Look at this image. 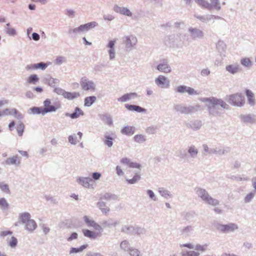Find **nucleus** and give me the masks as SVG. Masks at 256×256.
Segmentation results:
<instances>
[{
	"label": "nucleus",
	"instance_id": "nucleus-15",
	"mask_svg": "<svg viewBox=\"0 0 256 256\" xmlns=\"http://www.w3.org/2000/svg\"><path fill=\"white\" fill-rule=\"evenodd\" d=\"M113 10L116 13L126 16H132V12L130 10L126 7H120L118 4H115L114 6Z\"/></svg>",
	"mask_w": 256,
	"mask_h": 256
},
{
	"label": "nucleus",
	"instance_id": "nucleus-61",
	"mask_svg": "<svg viewBox=\"0 0 256 256\" xmlns=\"http://www.w3.org/2000/svg\"><path fill=\"white\" fill-rule=\"evenodd\" d=\"M254 192H250L244 198V201L245 203H248L250 202L254 198Z\"/></svg>",
	"mask_w": 256,
	"mask_h": 256
},
{
	"label": "nucleus",
	"instance_id": "nucleus-16",
	"mask_svg": "<svg viewBox=\"0 0 256 256\" xmlns=\"http://www.w3.org/2000/svg\"><path fill=\"white\" fill-rule=\"evenodd\" d=\"M4 162L8 165H14L16 166H19L20 164V157L18 155L6 158Z\"/></svg>",
	"mask_w": 256,
	"mask_h": 256
},
{
	"label": "nucleus",
	"instance_id": "nucleus-20",
	"mask_svg": "<svg viewBox=\"0 0 256 256\" xmlns=\"http://www.w3.org/2000/svg\"><path fill=\"white\" fill-rule=\"evenodd\" d=\"M84 112L78 107H76L74 112L72 114L66 113V116L70 117L72 119H76L78 118L80 116H84Z\"/></svg>",
	"mask_w": 256,
	"mask_h": 256
},
{
	"label": "nucleus",
	"instance_id": "nucleus-44",
	"mask_svg": "<svg viewBox=\"0 0 256 256\" xmlns=\"http://www.w3.org/2000/svg\"><path fill=\"white\" fill-rule=\"evenodd\" d=\"M0 206L2 210H8L10 208V204L4 198H0Z\"/></svg>",
	"mask_w": 256,
	"mask_h": 256
},
{
	"label": "nucleus",
	"instance_id": "nucleus-21",
	"mask_svg": "<svg viewBox=\"0 0 256 256\" xmlns=\"http://www.w3.org/2000/svg\"><path fill=\"white\" fill-rule=\"evenodd\" d=\"M124 106L128 110H130V111H135L138 112H144V113H146V108H142L139 106L132 105V104H124Z\"/></svg>",
	"mask_w": 256,
	"mask_h": 256
},
{
	"label": "nucleus",
	"instance_id": "nucleus-55",
	"mask_svg": "<svg viewBox=\"0 0 256 256\" xmlns=\"http://www.w3.org/2000/svg\"><path fill=\"white\" fill-rule=\"evenodd\" d=\"M202 148L204 152L209 154H216V148H210L207 144H204Z\"/></svg>",
	"mask_w": 256,
	"mask_h": 256
},
{
	"label": "nucleus",
	"instance_id": "nucleus-23",
	"mask_svg": "<svg viewBox=\"0 0 256 256\" xmlns=\"http://www.w3.org/2000/svg\"><path fill=\"white\" fill-rule=\"evenodd\" d=\"M44 83L51 87H54L55 84L59 83L60 80L58 78H52L50 75H48L44 79Z\"/></svg>",
	"mask_w": 256,
	"mask_h": 256
},
{
	"label": "nucleus",
	"instance_id": "nucleus-64",
	"mask_svg": "<svg viewBox=\"0 0 256 256\" xmlns=\"http://www.w3.org/2000/svg\"><path fill=\"white\" fill-rule=\"evenodd\" d=\"M128 252L130 256H140V252L138 249L130 248Z\"/></svg>",
	"mask_w": 256,
	"mask_h": 256
},
{
	"label": "nucleus",
	"instance_id": "nucleus-32",
	"mask_svg": "<svg viewBox=\"0 0 256 256\" xmlns=\"http://www.w3.org/2000/svg\"><path fill=\"white\" fill-rule=\"evenodd\" d=\"M196 2L202 8L211 10L213 8L212 4L206 0H195Z\"/></svg>",
	"mask_w": 256,
	"mask_h": 256
},
{
	"label": "nucleus",
	"instance_id": "nucleus-11",
	"mask_svg": "<svg viewBox=\"0 0 256 256\" xmlns=\"http://www.w3.org/2000/svg\"><path fill=\"white\" fill-rule=\"evenodd\" d=\"M156 68L159 72L164 73H169L172 71L171 68L168 64V60L166 58L160 60Z\"/></svg>",
	"mask_w": 256,
	"mask_h": 256
},
{
	"label": "nucleus",
	"instance_id": "nucleus-39",
	"mask_svg": "<svg viewBox=\"0 0 256 256\" xmlns=\"http://www.w3.org/2000/svg\"><path fill=\"white\" fill-rule=\"evenodd\" d=\"M88 247V244H86L80 246L79 248H71L70 250V254L78 253L83 251L84 249Z\"/></svg>",
	"mask_w": 256,
	"mask_h": 256
},
{
	"label": "nucleus",
	"instance_id": "nucleus-50",
	"mask_svg": "<svg viewBox=\"0 0 256 256\" xmlns=\"http://www.w3.org/2000/svg\"><path fill=\"white\" fill-rule=\"evenodd\" d=\"M216 48L218 50L222 53V52H224L226 49V45L222 40H218L216 44Z\"/></svg>",
	"mask_w": 256,
	"mask_h": 256
},
{
	"label": "nucleus",
	"instance_id": "nucleus-17",
	"mask_svg": "<svg viewBox=\"0 0 256 256\" xmlns=\"http://www.w3.org/2000/svg\"><path fill=\"white\" fill-rule=\"evenodd\" d=\"M242 122L246 124H252L254 123L255 116L254 114H240L239 116Z\"/></svg>",
	"mask_w": 256,
	"mask_h": 256
},
{
	"label": "nucleus",
	"instance_id": "nucleus-3",
	"mask_svg": "<svg viewBox=\"0 0 256 256\" xmlns=\"http://www.w3.org/2000/svg\"><path fill=\"white\" fill-rule=\"evenodd\" d=\"M146 230L144 228H142L138 226L125 225L122 226L121 232L126 234L129 235H137L145 234Z\"/></svg>",
	"mask_w": 256,
	"mask_h": 256
},
{
	"label": "nucleus",
	"instance_id": "nucleus-1",
	"mask_svg": "<svg viewBox=\"0 0 256 256\" xmlns=\"http://www.w3.org/2000/svg\"><path fill=\"white\" fill-rule=\"evenodd\" d=\"M200 100L204 102H208L206 106L210 115L216 116H220L222 114V110L218 106H220L222 108L228 110L229 106L222 99L212 96L210 98H203Z\"/></svg>",
	"mask_w": 256,
	"mask_h": 256
},
{
	"label": "nucleus",
	"instance_id": "nucleus-57",
	"mask_svg": "<svg viewBox=\"0 0 256 256\" xmlns=\"http://www.w3.org/2000/svg\"><path fill=\"white\" fill-rule=\"evenodd\" d=\"M18 240L14 236H12L8 242V246L12 248H16L18 245Z\"/></svg>",
	"mask_w": 256,
	"mask_h": 256
},
{
	"label": "nucleus",
	"instance_id": "nucleus-45",
	"mask_svg": "<svg viewBox=\"0 0 256 256\" xmlns=\"http://www.w3.org/2000/svg\"><path fill=\"white\" fill-rule=\"evenodd\" d=\"M202 126L200 120H195L190 124V127L194 130H199Z\"/></svg>",
	"mask_w": 256,
	"mask_h": 256
},
{
	"label": "nucleus",
	"instance_id": "nucleus-7",
	"mask_svg": "<svg viewBox=\"0 0 256 256\" xmlns=\"http://www.w3.org/2000/svg\"><path fill=\"white\" fill-rule=\"evenodd\" d=\"M188 30L190 38L193 40L202 39L204 37V32L198 28L190 26Z\"/></svg>",
	"mask_w": 256,
	"mask_h": 256
},
{
	"label": "nucleus",
	"instance_id": "nucleus-22",
	"mask_svg": "<svg viewBox=\"0 0 256 256\" xmlns=\"http://www.w3.org/2000/svg\"><path fill=\"white\" fill-rule=\"evenodd\" d=\"M100 200H118V196L117 195L114 194H112L110 192H106L103 194H100Z\"/></svg>",
	"mask_w": 256,
	"mask_h": 256
},
{
	"label": "nucleus",
	"instance_id": "nucleus-34",
	"mask_svg": "<svg viewBox=\"0 0 256 256\" xmlns=\"http://www.w3.org/2000/svg\"><path fill=\"white\" fill-rule=\"evenodd\" d=\"M31 216L30 213L28 212H24L21 213L19 214V219L20 222L23 224H26L28 221L30 220Z\"/></svg>",
	"mask_w": 256,
	"mask_h": 256
},
{
	"label": "nucleus",
	"instance_id": "nucleus-41",
	"mask_svg": "<svg viewBox=\"0 0 256 256\" xmlns=\"http://www.w3.org/2000/svg\"><path fill=\"white\" fill-rule=\"evenodd\" d=\"M31 113L32 114H42L44 115L46 114L44 110V108L42 107H36L34 106L30 108Z\"/></svg>",
	"mask_w": 256,
	"mask_h": 256
},
{
	"label": "nucleus",
	"instance_id": "nucleus-48",
	"mask_svg": "<svg viewBox=\"0 0 256 256\" xmlns=\"http://www.w3.org/2000/svg\"><path fill=\"white\" fill-rule=\"evenodd\" d=\"M182 256H200V254L198 252L184 250L181 252Z\"/></svg>",
	"mask_w": 256,
	"mask_h": 256
},
{
	"label": "nucleus",
	"instance_id": "nucleus-5",
	"mask_svg": "<svg viewBox=\"0 0 256 256\" xmlns=\"http://www.w3.org/2000/svg\"><path fill=\"white\" fill-rule=\"evenodd\" d=\"M201 106L200 104L190 106H183L182 104H176L174 106V110L181 114H188L194 113L200 110Z\"/></svg>",
	"mask_w": 256,
	"mask_h": 256
},
{
	"label": "nucleus",
	"instance_id": "nucleus-56",
	"mask_svg": "<svg viewBox=\"0 0 256 256\" xmlns=\"http://www.w3.org/2000/svg\"><path fill=\"white\" fill-rule=\"evenodd\" d=\"M6 26V33L10 36H15L16 34V30L14 28L9 27L10 26V23H8Z\"/></svg>",
	"mask_w": 256,
	"mask_h": 256
},
{
	"label": "nucleus",
	"instance_id": "nucleus-51",
	"mask_svg": "<svg viewBox=\"0 0 256 256\" xmlns=\"http://www.w3.org/2000/svg\"><path fill=\"white\" fill-rule=\"evenodd\" d=\"M210 4L212 6L214 9L217 10H220L221 9L220 4V0H210Z\"/></svg>",
	"mask_w": 256,
	"mask_h": 256
},
{
	"label": "nucleus",
	"instance_id": "nucleus-6",
	"mask_svg": "<svg viewBox=\"0 0 256 256\" xmlns=\"http://www.w3.org/2000/svg\"><path fill=\"white\" fill-rule=\"evenodd\" d=\"M214 227L222 233L233 232L235 230L238 229V225L234 223H230L227 224H223L217 222L214 224Z\"/></svg>",
	"mask_w": 256,
	"mask_h": 256
},
{
	"label": "nucleus",
	"instance_id": "nucleus-36",
	"mask_svg": "<svg viewBox=\"0 0 256 256\" xmlns=\"http://www.w3.org/2000/svg\"><path fill=\"white\" fill-rule=\"evenodd\" d=\"M80 93L78 92H66L64 96V98L68 100H72L80 96Z\"/></svg>",
	"mask_w": 256,
	"mask_h": 256
},
{
	"label": "nucleus",
	"instance_id": "nucleus-9",
	"mask_svg": "<svg viewBox=\"0 0 256 256\" xmlns=\"http://www.w3.org/2000/svg\"><path fill=\"white\" fill-rule=\"evenodd\" d=\"M80 84L82 90H94L95 85L92 80H89L86 76L82 78Z\"/></svg>",
	"mask_w": 256,
	"mask_h": 256
},
{
	"label": "nucleus",
	"instance_id": "nucleus-29",
	"mask_svg": "<svg viewBox=\"0 0 256 256\" xmlns=\"http://www.w3.org/2000/svg\"><path fill=\"white\" fill-rule=\"evenodd\" d=\"M98 26V23L96 22H90L86 23L84 24H82V28L83 30V32H88L89 30L94 28L96 26Z\"/></svg>",
	"mask_w": 256,
	"mask_h": 256
},
{
	"label": "nucleus",
	"instance_id": "nucleus-30",
	"mask_svg": "<svg viewBox=\"0 0 256 256\" xmlns=\"http://www.w3.org/2000/svg\"><path fill=\"white\" fill-rule=\"evenodd\" d=\"M188 152L191 158H195L197 157L198 151L194 145H192L188 147Z\"/></svg>",
	"mask_w": 256,
	"mask_h": 256
},
{
	"label": "nucleus",
	"instance_id": "nucleus-14",
	"mask_svg": "<svg viewBox=\"0 0 256 256\" xmlns=\"http://www.w3.org/2000/svg\"><path fill=\"white\" fill-rule=\"evenodd\" d=\"M84 220L88 226H91L94 228L96 230H98L100 232H103V228L98 223H96L93 220H90L88 217L86 216H84Z\"/></svg>",
	"mask_w": 256,
	"mask_h": 256
},
{
	"label": "nucleus",
	"instance_id": "nucleus-54",
	"mask_svg": "<svg viewBox=\"0 0 256 256\" xmlns=\"http://www.w3.org/2000/svg\"><path fill=\"white\" fill-rule=\"evenodd\" d=\"M39 80V78L36 74H32L28 77V82L30 84H36Z\"/></svg>",
	"mask_w": 256,
	"mask_h": 256
},
{
	"label": "nucleus",
	"instance_id": "nucleus-8",
	"mask_svg": "<svg viewBox=\"0 0 256 256\" xmlns=\"http://www.w3.org/2000/svg\"><path fill=\"white\" fill-rule=\"evenodd\" d=\"M51 102L48 98L46 99L44 102V110L46 114L50 112H54L60 107V104L59 102H56L54 105H50Z\"/></svg>",
	"mask_w": 256,
	"mask_h": 256
},
{
	"label": "nucleus",
	"instance_id": "nucleus-63",
	"mask_svg": "<svg viewBox=\"0 0 256 256\" xmlns=\"http://www.w3.org/2000/svg\"><path fill=\"white\" fill-rule=\"evenodd\" d=\"M208 248V244H204V245H200L197 244L194 247V249L196 250H200L202 252H204Z\"/></svg>",
	"mask_w": 256,
	"mask_h": 256
},
{
	"label": "nucleus",
	"instance_id": "nucleus-62",
	"mask_svg": "<svg viewBox=\"0 0 256 256\" xmlns=\"http://www.w3.org/2000/svg\"><path fill=\"white\" fill-rule=\"evenodd\" d=\"M12 110L14 113V114L13 116H14L15 118L20 120L23 119V115L20 112L16 109L14 108H12Z\"/></svg>",
	"mask_w": 256,
	"mask_h": 256
},
{
	"label": "nucleus",
	"instance_id": "nucleus-12",
	"mask_svg": "<svg viewBox=\"0 0 256 256\" xmlns=\"http://www.w3.org/2000/svg\"><path fill=\"white\" fill-rule=\"evenodd\" d=\"M123 42L126 48L132 49L136 44L138 40L136 36L130 35L124 36Z\"/></svg>",
	"mask_w": 256,
	"mask_h": 256
},
{
	"label": "nucleus",
	"instance_id": "nucleus-31",
	"mask_svg": "<svg viewBox=\"0 0 256 256\" xmlns=\"http://www.w3.org/2000/svg\"><path fill=\"white\" fill-rule=\"evenodd\" d=\"M119 224V222L118 220H113L112 218H110L108 220H104L102 222V224L104 227H111V226H116L117 224Z\"/></svg>",
	"mask_w": 256,
	"mask_h": 256
},
{
	"label": "nucleus",
	"instance_id": "nucleus-58",
	"mask_svg": "<svg viewBox=\"0 0 256 256\" xmlns=\"http://www.w3.org/2000/svg\"><path fill=\"white\" fill-rule=\"evenodd\" d=\"M158 128L156 126H150L146 129V132L148 134H154L156 132Z\"/></svg>",
	"mask_w": 256,
	"mask_h": 256
},
{
	"label": "nucleus",
	"instance_id": "nucleus-19",
	"mask_svg": "<svg viewBox=\"0 0 256 256\" xmlns=\"http://www.w3.org/2000/svg\"><path fill=\"white\" fill-rule=\"evenodd\" d=\"M139 96L136 92L127 93L118 98L120 102H125L130 99L138 98Z\"/></svg>",
	"mask_w": 256,
	"mask_h": 256
},
{
	"label": "nucleus",
	"instance_id": "nucleus-13",
	"mask_svg": "<svg viewBox=\"0 0 256 256\" xmlns=\"http://www.w3.org/2000/svg\"><path fill=\"white\" fill-rule=\"evenodd\" d=\"M76 182L80 185L86 188H93L94 181L89 177H78Z\"/></svg>",
	"mask_w": 256,
	"mask_h": 256
},
{
	"label": "nucleus",
	"instance_id": "nucleus-10",
	"mask_svg": "<svg viewBox=\"0 0 256 256\" xmlns=\"http://www.w3.org/2000/svg\"><path fill=\"white\" fill-rule=\"evenodd\" d=\"M156 84L162 88H168L170 86L169 80L164 76L160 75L155 80Z\"/></svg>",
	"mask_w": 256,
	"mask_h": 256
},
{
	"label": "nucleus",
	"instance_id": "nucleus-40",
	"mask_svg": "<svg viewBox=\"0 0 256 256\" xmlns=\"http://www.w3.org/2000/svg\"><path fill=\"white\" fill-rule=\"evenodd\" d=\"M140 179H141L140 174L138 173H136L132 178H131V179L126 178V180L129 184H134L136 183Z\"/></svg>",
	"mask_w": 256,
	"mask_h": 256
},
{
	"label": "nucleus",
	"instance_id": "nucleus-4",
	"mask_svg": "<svg viewBox=\"0 0 256 256\" xmlns=\"http://www.w3.org/2000/svg\"><path fill=\"white\" fill-rule=\"evenodd\" d=\"M228 102L231 105L242 107L245 104V98L242 93H236L229 96Z\"/></svg>",
	"mask_w": 256,
	"mask_h": 256
},
{
	"label": "nucleus",
	"instance_id": "nucleus-35",
	"mask_svg": "<svg viewBox=\"0 0 256 256\" xmlns=\"http://www.w3.org/2000/svg\"><path fill=\"white\" fill-rule=\"evenodd\" d=\"M226 70L232 74H234L240 70V66L238 64H230L226 68Z\"/></svg>",
	"mask_w": 256,
	"mask_h": 256
},
{
	"label": "nucleus",
	"instance_id": "nucleus-60",
	"mask_svg": "<svg viewBox=\"0 0 256 256\" xmlns=\"http://www.w3.org/2000/svg\"><path fill=\"white\" fill-rule=\"evenodd\" d=\"M240 62L242 66L248 68L252 66V62L248 58H242Z\"/></svg>",
	"mask_w": 256,
	"mask_h": 256
},
{
	"label": "nucleus",
	"instance_id": "nucleus-52",
	"mask_svg": "<svg viewBox=\"0 0 256 256\" xmlns=\"http://www.w3.org/2000/svg\"><path fill=\"white\" fill-rule=\"evenodd\" d=\"M158 192L164 198H167L168 196L172 197L170 192L168 190L164 189V188H159Z\"/></svg>",
	"mask_w": 256,
	"mask_h": 256
},
{
	"label": "nucleus",
	"instance_id": "nucleus-42",
	"mask_svg": "<svg viewBox=\"0 0 256 256\" xmlns=\"http://www.w3.org/2000/svg\"><path fill=\"white\" fill-rule=\"evenodd\" d=\"M134 140L135 142L141 144L145 142L146 140V136L143 134H136L134 137Z\"/></svg>",
	"mask_w": 256,
	"mask_h": 256
},
{
	"label": "nucleus",
	"instance_id": "nucleus-37",
	"mask_svg": "<svg viewBox=\"0 0 256 256\" xmlns=\"http://www.w3.org/2000/svg\"><path fill=\"white\" fill-rule=\"evenodd\" d=\"M81 32H84L81 25L74 28H70L68 31V34L71 37H74L75 34Z\"/></svg>",
	"mask_w": 256,
	"mask_h": 256
},
{
	"label": "nucleus",
	"instance_id": "nucleus-46",
	"mask_svg": "<svg viewBox=\"0 0 256 256\" xmlns=\"http://www.w3.org/2000/svg\"><path fill=\"white\" fill-rule=\"evenodd\" d=\"M193 227L191 226H186L181 230L180 232L182 234L185 236H188L190 235V232L193 230Z\"/></svg>",
	"mask_w": 256,
	"mask_h": 256
},
{
	"label": "nucleus",
	"instance_id": "nucleus-33",
	"mask_svg": "<svg viewBox=\"0 0 256 256\" xmlns=\"http://www.w3.org/2000/svg\"><path fill=\"white\" fill-rule=\"evenodd\" d=\"M246 94L248 98V104H250V106H254V94L252 93V92L248 89H246Z\"/></svg>",
	"mask_w": 256,
	"mask_h": 256
},
{
	"label": "nucleus",
	"instance_id": "nucleus-27",
	"mask_svg": "<svg viewBox=\"0 0 256 256\" xmlns=\"http://www.w3.org/2000/svg\"><path fill=\"white\" fill-rule=\"evenodd\" d=\"M136 131V128L133 126H126L121 130V133L128 136H132Z\"/></svg>",
	"mask_w": 256,
	"mask_h": 256
},
{
	"label": "nucleus",
	"instance_id": "nucleus-25",
	"mask_svg": "<svg viewBox=\"0 0 256 256\" xmlns=\"http://www.w3.org/2000/svg\"><path fill=\"white\" fill-rule=\"evenodd\" d=\"M104 140H103L104 144L110 148L112 147L113 144L114 134L112 133L111 136H110L108 132H106L104 135Z\"/></svg>",
	"mask_w": 256,
	"mask_h": 256
},
{
	"label": "nucleus",
	"instance_id": "nucleus-38",
	"mask_svg": "<svg viewBox=\"0 0 256 256\" xmlns=\"http://www.w3.org/2000/svg\"><path fill=\"white\" fill-rule=\"evenodd\" d=\"M96 100L95 96H90L85 98L84 100V105L86 106H91Z\"/></svg>",
	"mask_w": 256,
	"mask_h": 256
},
{
	"label": "nucleus",
	"instance_id": "nucleus-53",
	"mask_svg": "<svg viewBox=\"0 0 256 256\" xmlns=\"http://www.w3.org/2000/svg\"><path fill=\"white\" fill-rule=\"evenodd\" d=\"M0 189L3 192L10 194V191L9 188V186L8 184H4V182H0Z\"/></svg>",
	"mask_w": 256,
	"mask_h": 256
},
{
	"label": "nucleus",
	"instance_id": "nucleus-49",
	"mask_svg": "<svg viewBox=\"0 0 256 256\" xmlns=\"http://www.w3.org/2000/svg\"><path fill=\"white\" fill-rule=\"evenodd\" d=\"M230 151V147H224L222 149H218L217 150L216 149V154H218L219 156L224 155Z\"/></svg>",
	"mask_w": 256,
	"mask_h": 256
},
{
	"label": "nucleus",
	"instance_id": "nucleus-28",
	"mask_svg": "<svg viewBox=\"0 0 256 256\" xmlns=\"http://www.w3.org/2000/svg\"><path fill=\"white\" fill-rule=\"evenodd\" d=\"M25 224L26 230L30 232H33L37 228V224L36 222L34 220L32 219L28 221Z\"/></svg>",
	"mask_w": 256,
	"mask_h": 256
},
{
	"label": "nucleus",
	"instance_id": "nucleus-47",
	"mask_svg": "<svg viewBox=\"0 0 256 256\" xmlns=\"http://www.w3.org/2000/svg\"><path fill=\"white\" fill-rule=\"evenodd\" d=\"M120 248L124 252H128L131 248L129 242L126 240H124L121 242Z\"/></svg>",
	"mask_w": 256,
	"mask_h": 256
},
{
	"label": "nucleus",
	"instance_id": "nucleus-59",
	"mask_svg": "<svg viewBox=\"0 0 256 256\" xmlns=\"http://www.w3.org/2000/svg\"><path fill=\"white\" fill-rule=\"evenodd\" d=\"M66 58L63 56H57L54 60V64L58 65H60L63 62H66Z\"/></svg>",
	"mask_w": 256,
	"mask_h": 256
},
{
	"label": "nucleus",
	"instance_id": "nucleus-2",
	"mask_svg": "<svg viewBox=\"0 0 256 256\" xmlns=\"http://www.w3.org/2000/svg\"><path fill=\"white\" fill-rule=\"evenodd\" d=\"M194 191L198 196L206 204L214 206H217L219 204V201L210 196L205 189L196 187L194 188Z\"/></svg>",
	"mask_w": 256,
	"mask_h": 256
},
{
	"label": "nucleus",
	"instance_id": "nucleus-24",
	"mask_svg": "<svg viewBox=\"0 0 256 256\" xmlns=\"http://www.w3.org/2000/svg\"><path fill=\"white\" fill-rule=\"evenodd\" d=\"M98 116L101 120L105 124H106L110 126H112L113 120L110 114H99Z\"/></svg>",
	"mask_w": 256,
	"mask_h": 256
},
{
	"label": "nucleus",
	"instance_id": "nucleus-18",
	"mask_svg": "<svg viewBox=\"0 0 256 256\" xmlns=\"http://www.w3.org/2000/svg\"><path fill=\"white\" fill-rule=\"evenodd\" d=\"M82 232L84 236L92 240H94L98 237L100 236L101 233L93 232L88 229H84Z\"/></svg>",
	"mask_w": 256,
	"mask_h": 256
},
{
	"label": "nucleus",
	"instance_id": "nucleus-43",
	"mask_svg": "<svg viewBox=\"0 0 256 256\" xmlns=\"http://www.w3.org/2000/svg\"><path fill=\"white\" fill-rule=\"evenodd\" d=\"M16 128L18 135L20 136H22L23 134L24 129V123L22 122L21 121H19L16 125Z\"/></svg>",
	"mask_w": 256,
	"mask_h": 256
},
{
	"label": "nucleus",
	"instance_id": "nucleus-26",
	"mask_svg": "<svg viewBox=\"0 0 256 256\" xmlns=\"http://www.w3.org/2000/svg\"><path fill=\"white\" fill-rule=\"evenodd\" d=\"M96 206L105 215H107L110 211V208L106 206V203L101 200L96 203Z\"/></svg>",
	"mask_w": 256,
	"mask_h": 256
}]
</instances>
